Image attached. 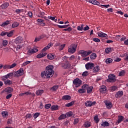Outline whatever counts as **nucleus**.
Returning a JSON list of instances; mask_svg holds the SVG:
<instances>
[{
    "mask_svg": "<svg viewBox=\"0 0 128 128\" xmlns=\"http://www.w3.org/2000/svg\"><path fill=\"white\" fill-rule=\"evenodd\" d=\"M84 126L85 128H90V122H85L84 124Z\"/></svg>",
    "mask_w": 128,
    "mask_h": 128,
    "instance_id": "nucleus-41",
    "label": "nucleus"
},
{
    "mask_svg": "<svg viewBox=\"0 0 128 128\" xmlns=\"http://www.w3.org/2000/svg\"><path fill=\"white\" fill-rule=\"evenodd\" d=\"M4 84L6 86H10V84H12V82L10 80H7L4 81Z\"/></svg>",
    "mask_w": 128,
    "mask_h": 128,
    "instance_id": "nucleus-24",
    "label": "nucleus"
},
{
    "mask_svg": "<svg viewBox=\"0 0 128 128\" xmlns=\"http://www.w3.org/2000/svg\"><path fill=\"white\" fill-rule=\"evenodd\" d=\"M7 36L10 38L14 36V31H10V32H7Z\"/></svg>",
    "mask_w": 128,
    "mask_h": 128,
    "instance_id": "nucleus-34",
    "label": "nucleus"
},
{
    "mask_svg": "<svg viewBox=\"0 0 128 128\" xmlns=\"http://www.w3.org/2000/svg\"><path fill=\"white\" fill-rule=\"evenodd\" d=\"M90 30V27L86 26L85 27L83 28V30Z\"/></svg>",
    "mask_w": 128,
    "mask_h": 128,
    "instance_id": "nucleus-64",
    "label": "nucleus"
},
{
    "mask_svg": "<svg viewBox=\"0 0 128 128\" xmlns=\"http://www.w3.org/2000/svg\"><path fill=\"white\" fill-rule=\"evenodd\" d=\"M86 70H92L94 66V64L92 62H88L85 65Z\"/></svg>",
    "mask_w": 128,
    "mask_h": 128,
    "instance_id": "nucleus-8",
    "label": "nucleus"
},
{
    "mask_svg": "<svg viewBox=\"0 0 128 128\" xmlns=\"http://www.w3.org/2000/svg\"><path fill=\"white\" fill-rule=\"evenodd\" d=\"M50 106H52L51 104H46L44 106V108H46V110H48V108H50Z\"/></svg>",
    "mask_w": 128,
    "mask_h": 128,
    "instance_id": "nucleus-52",
    "label": "nucleus"
},
{
    "mask_svg": "<svg viewBox=\"0 0 128 128\" xmlns=\"http://www.w3.org/2000/svg\"><path fill=\"white\" fill-rule=\"evenodd\" d=\"M90 58L91 60H96V53H92L90 56Z\"/></svg>",
    "mask_w": 128,
    "mask_h": 128,
    "instance_id": "nucleus-33",
    "label": "nucleus"
},
{
    "mask_svg": "<svg viewBox=\"0 0 128 128\" xmlns=\"http://www.w3.org/2000/svg\"><path fill=\"white\" fill-rule=\"evenodd\" d=\"M104 102L106 106V108L108 110H110V108H112V102H110V101L105 100V101H104Z\"/></svg>",
    "mask_w": 128,
    "mask_h": 128,
    "instance_id": "nucleus-7",
    "label": "nucleus"
},
{
    "mask_svg": "<svg viewBox=\"0 0 128 128\" xmlns=\"http://www.w3.org/2000/svg\"><path fill=\"white\" fill-rule=\"evenodd\" d=\"M116 80V76L114 74H110L108 75L106 82H114Z\"/></svg>",
    "mask_w": 128,
    "mask_h": 128,
    "instance_id": "nucleus-4",
    "label": "nucleus"
},
{
    "mask_svg": "<svg viewBox=\"0 0 128 128\" xmlns=\"http://www.w3.org/2000/svg\"><path fill=\"white\" fill-rule=\"evenodd\" d=\"M16 63H14L12 65H10V69L14 68H16Z\"/></svg>",
    "mask_w": 128,
    "mask_h": 128,
    "instance_id": "nucleus-60",
    "label": "nucleus"
},
{
    "mask_svg": "<svg viewBox=\"0 0 128 128\" xmlns=\"http://www.w3.org/2000/svg\"><path fill=\"white\" fill-rule=\"evenodd\" d=\"M88 2H90L92 4H97V6H98V4H100V2H98L96 0H89Z\"/></svg>",
    "mask_w": 128,
    "mask_h": 128,
    "instance_id": "nucleus-23",
    "label": "nucleus"
},
{
    "mask_svg": "<svg viewBox=\"0 0 128 128\" xmlns=\"http://www.w3.org/2000/svg\"><path fill=\"white\" fill-rule=\"evenodd\" d=\"M12 94H10L6 96V100H8V99L10 98H12Z\"/></svg>",
    "mask_w": 128,
    "mask_h": 128,
    "instance_id": "nucleus-62",
    "label": "nucleus"
},
{
    "mask_svg": "<svg viewBox=\"0 0 128 128\" xmlns=\"http://www.w3.org/2000/svg\"><path fill=\"white\" fill-rule=\"evenodd\" d=\"M51 46H52V44L49 43L46 47H44L42 50V52H46V50H50V48Z\"/></svg>",
    "mask_w": 128,
    "mask_h": 128,
    "instance_id": "nucleus-15",
    "label": "nucleus"
},
{
    "mask_svg": "<svg viewBox=\"0 0 128 128\" xmlns=\"http://www.w3.org/2000/svg\"><path fill=\"white\" fill-rule=\"evenodd\" d=\"M118 90V86H112L110 88V92H114Z\"/></svg>",
    "mask_w": 128,
    "mask_h": 128,
    "instance_id": "nucleus-31",
    "label": "nucleus"
},
{
    "mask_svg": "<svg viewBox=\"0 0 128 128\" xmlns=\"http://www.w3.org/2000/svg\"><path fill=\"white\" fill-rule=\"evenodd\" d=\"M48 18H49V20H56V16H48Z\"/></svg>",
    "mask_w": 128,
    "mask_h": 128,
    "instance_id": "nucleus-63",
    "label": "nucleus"
},
{
    "mask_svg": "<svg viewBox=\"0 0 128 128\" xmlns=\"http://www.w3.org/2000/svg\"><path fill=\"white\" fill-rule=\"evenodd\" d=\"M93 41L95 42H100V40L98 38H94Z\"/></svg>",
    "mask_w": 128,
    "mask_h": 128,
    "instance_id": "nucleus-59",
    "label": "nucleus"
},
{
    "mask_svg": "<svg viewBox=\"0 0 128 128\" xmlns=\"http://www.w3.org/2000/svg\"><path fill=\"white\" fill-rule=\"evenodd\" d=\"M100 68L98 66H94L93 69H92V72L94 73L96 72H100Z\"/></svg>",
    "mask_w": 128,
    "mask_h": 128,
    "instance_id": "nucleus-10",
    "label": "nucleus"
},
{
    "mask_svg": "<svg viewBox=\"0 0 128 128\" xmlns=\"http://www.w3.org/2000/svg\"><path fill=\"white\" fill-rule=\"evenodd\" d=\"M124 92H122V91H118L115 94V96L117 98H122V96Z\"/></svg>",
    "mask_w": 128,
    "mask_h": 128,
    "instance_id": "nucleus-16",
    "label": "nucleus"
},
{
    "mask_svg": "<svg viewBox=\"0 0 128 128\" xmlns=\"http://www.w3.org/2000/svg\"><path fill=\"white\" fill-rule=\"evenodd\" d=\"M47 58H48V60H54V58H56V56L55 54H50L47 56Z\"/></svg>",
    "mask_w": 128,
    "mask_h": 128,
    "instance_id": "nucleus-19",
    "label": "nucleus"
},
{
    "mask_svg": "<svg viewBox=\"0 0 128 128\" xmlns=\"http://www.w3.org/2000/svg\"><path fill=\"white\" fill-rule=\"evenodd\" d=\"M32 61H26L22 64V66H28V64H30Z\"/></svg>",
    "mask_w": 128,
    "mask_h": 128,
    "instance_id": "nucleus-53",
    "label": "nucleus"
},
{
    "mask_svg": "<svg viewBox=\"0 0 128 128\" xmlns=\"http://www.w3.org/2000/svg\"><path fill=\"white\" fill-rule=\"evenodd\" d=\"M24 42V38L22 36H19L15 40L16 44H20Z\"/></svg>",
    "mask_w": 128,
    "mask_h": 128,
    "instance_id": "nucleus-9",
    "label": "nucleus"
},
{
    "mask_svg": "<svg viewBox=\"0 0 128 128\" xmlns=\"http://www.w3.org/2000/svg\"><path fill=\"white\" fill-rule=\"evenodd\" d=\"M92 52V51L89 50L88 52L85 51L84 54L82 55V58H86V56H88L89 54H90Z\"/></svg>",
    "mask_w": 128,
    "mask_h": 128,
    "instance_id": "nucleus-20",
    "label": "nucleus"
},
{
    "mask_svg": "<svg viewBox=\"0 0 128 128\" xmlns=\"http://www.w3.org/2000/svg\"><path fill=\"white\" fill-rule=\"evenodd\" d=\"M84 24H82L80 26H78V27H77L78 30H79L80 32L84 30Z\"/></svg>",
    "mask_w": 128,
    "mask_h": 128,
    "instance_id": "nucleus-27",
    "label": "nucleus"
},
{
    "mask_svg": "<svg viewBox=\"0 0 128 128\" xmlns=\"http://www.w3.org/2000/svg\"><path fill=\"white\" fill-rule=\"evenodd\" d=\"M38 52V48H33L29 49L27 52V54H28V56H30V54H36V52Z\"/></svg>",
    "mask_w": 128,
    "mask_h": 128,
    "instance_id": "nucleus-6",
    "label": "nucleus"
},
{
    "mask_svg": "<svg viewBox=\"0 0 128 128\" xmlns=\"http://www.w3.org/2000/svg\"><path fill=\"white\" fill-rule=\"evenodd\" d=\"M106 64H112V59L108 58L106 60Z\"/></svg>",
    "mask_w": 128,
    "mask_h": 128,
    "instance_id": "nucleus-43",
    "label": "nucleus"
},
{
    "mask_svg": "<svg viewBox=\"0 0 128 128\" xmlns=\"http://www.w3.org/2000/svg\"><path fill=\"white\" fill-rule=\"evenodd\" d=\"M124 74H126V72H124V70H122L118 74L119 76H122Z\"/></svg>",
    "mask_w": 128,
    "mask_h": 128,
    "instance_id": "nucleus-50",
    "label": "nucleus"
},
{
    "mask_svg": "<svg viewBox=\"0 0 128 128\" xmlns=\"http://www.w3.org/2000/svg\"><path fill=\"white\" fill-rule=\"evenodd\" d=\"M2 44L3 46H8V42L7 40H3Z\"/></svg>",
    "mask_w": 128,
    "mask_h": 128,
    "instance_id": "nucleus-46",
    "label": "nucleus"
},
{
    "mask_svg": "<svg viewBox=\"0 0 128 128\" xmlns=\"http://www.w3.org/2000/svg\"><path fill=\"white\" fill-rule=\"evenodd\" d=\"M66 118V114H61L59 118H58V120H64V118Z\"/></svg>",
    "mask_w": 128,
    "mask_h": 128,
    "instance_id": "nucleus-39",
    "label": "nucleus"
},
{
    "mask_svg": "<svg viewBox=\"0 0 128 128\" xmlns=\"http://www.w3.org/2000/svg\"><path fill=\"white\" fill-rule=\"evenodd\" d=\"M124 116H118V121L116 122V124H120V122H122V120H124Z\"/></svg>",
    "mask_w": 128,
    "mask_h": 128,
    "instance_id": "nucleus-14",
    "label": "nucleus"
},
{
    "mask_svg": "<svg viewBox=\"0 0 128 128\" xmlns=\"http://www.w3.org/2000/svg\"><path fill=\"white\" fill-rule=\"evenodd\" d=\"M52 110H58V106L53 105L51 107Z\"/></svg>",
    "mask_w": 128,
    "mask_h": 128,
    "instance_id": "nucleus-29",
    "label": "nucleus"
},
{
    "mask_svg": "<svg viewBox=\"0 0 128 128\" xmlns=\"http://www.w3.org/2000/svg\"><path fill=\"white\" fill-rule=\"evenodd\" d=\"M73 84L75 86L76 88H78L82 85V80L80 79L76 78L73 80Z\"/></svg>",
    "mask_w": 128,
    "mask_h": 128,
    "instance_id": "nucleus-5",
    "label": "nucleus"
},
{
    "mask_svg": "<svg viewBox=\"0 0 128 128\" xmlns=\"http://www.w3.org/2000/svg\"><path fill=\"white\" fill-rule=\"evenodd\" d=\"M100 92H102V94H106V86H101L100 88Z\"/></svg>",
    "mask_w": 128,
    "mask_h": 128,
    "instance_id": "nucleus-13",
    "label": "nucleus"
},
{
    "mask_svg": "<svg viewBox=\"0 0 128 128\" xmlns=\"http://www.w3.org/2000/svg\"><path fill=\"white\" fill-rule=\"evenodd\" d=\"M2 80L3 82H6V80H7L8 78V77L7 75H5L3 76L2 77Z\"/></svg>",
    "mask_w": 128,
    "mask_h": 128,
    "instance_id": "nucleus-49",
    "label": "nucleus"
},
{
    "mask_svg": "<svg viewBox=\"0 0 128 128\" xmlns=\"http://www.w3.org/2000/svg\"><path fill=\"white\" fill-rule=\"evenodd\" d=\"M54 66L52 65H49L47 66L46 68V70H47L48 72H54Z\"/></svg>",
    "mask_w": 128,
    "mask_h": 128,
    "instance_id": "nucleus-12",
    "label": "nucleus"
},
{
    "mask_svg": "<svg viewBox=\"0 0 128 128\" xmlns=\"http://www.w3.org/2000/svg\"><path fill=\"white\" fill-rule=\"evenodd\" d=\"M44 90H40L36 91V95L37 96H40L41 94H44Z\"/></svg>",
    "mask_w": 128,
    "mask_h": 128,
    "instance_id": "nucleus-37",
    "label": "nucleus"
},
{
    "mask_svg": "<svg viewBox=\"0 0 128 128\" xmlns=\"http://www.w3.org/2000/svg\"><path fill=\"white\" fill-rule=\"evenodd\" d=\"M76 48H78V46L76 44H72L68 47V52H70V54H74L76 50Z\"/></svg>",
    "mask_w": 128,
    "mask_h": 128,
    "instance_id": "nucleus-2",
    "label": "nucleus"
},
{
    "mask_svg": "<svg viewBox=\"0 0 128 128\" xmlns=\"http://www.w3.org/2000/svg\"><path fill=\"white\" fill-rule=\"evenodd\" d=\"M93 88L94 87L88 86V88H87V94H92V92Z\"/></svg>",
    "mask_w": 128,
    "mask_h": 128,
    "instance_id": "nucleus-28",
    "label": "nucleus"
},
{
    "mask_svg": "<svg viewBox=\"0 0 128 128\" xmlns=\"http://www.w3.org/2000/svg\"><path fill=\"white\" fill-rule=\"evenodd\" d=\"M94 122H96V124H98V122H100V119L98 118V116H96L94 117Z\"/></svg>",
    "mask_w": 128,
    "mask_h": 128,
    "instance_id": "nucleus-47",
    "label": "nucleus"
},
{
    "mask_svg": "<svg viewBox=\"0 0 128 128\" xmlns=\"http://www.w3.org/2000/svg\"><path fill=\"white\" fill-rule=\"evenodd\" d=\"M92 104H96V102L86 101L85 102V106H92Z\"/></svg>",
    "mask_w": 128,
    "mask_h": 128,
    "instance_id": "nucleus-17",
    "label": "nucleus"
},
{
    "mask_svg": "<svg viewBox=\"0 0 128 128\" xmlns=\"http://www.w3.org/2000/svg\"><path fill=\"white\" fill-rule=\"evenodd\" d=\"M4 70H6V69H8V70H10V64H6V65H5V66H4Z\"/></svg>",
    "mask_w": 128,
    "mask_h": 128,
    "instance_id": "nucleus-54",
    "label": "nucleus"
},
{
    "mask_svg": "<svg viewBox=\"0 0 128 128\" xmlns=\"http://www.w3.org/2000/svg\"><path fill=\"white\" fill-rule=\"evenodd\" d=\"M58 88V86H54L51 88V90H52L54 92H56V90Z\"/></svg>",
    "mask_w": 128,
    "mask_h": 128,
    "instance_id": "nucleus-51",
    "label": "nucleus"
},
{
    "mask_svg": "<svg viewBox=\"0 0 128 128\" xmlns=\"http://www.w3.org/2000/svg\"><path fill=\"white\" fill-rule=\"evenodd\" d=\"M10 24V21L7 20L6 22H4L0 26H8Z\"/></svg>",
    "mask_w": 128,
    "mask_h": 128,
    "instance_id": "nucleus-38",
    "label": "nucleus"
},
{
    "mask_svg": "<svg viewBox=\"0 0 128 128\" xmlns=\"http://www.w3.org/2000/svg\"><path fill=\"white\" fill-rule=\"evenodd\" d=\"M88 84H84L82 86V88H83V90H84V91L85 92H86V90H88Z\"/></svg>",
    "mask_w": 128,
    "mask_h": 128,
    "instance_id": "nucleus-32",
    "label": "nucleus"
},
{
    "mask_svg": "<svg viewBox=\"0 0 128 128\" xmlns=\"http://www.w3.org/2000/svg\"><path fill=\"white\" fill-rule=\"evenodd\" d=\"M69 124H70V121L68 120H66L64 122V126H69Z\"/></svg>",
    "mask_w": 128,
    "mask_h": 128,
    "instance_id": "nucleus-61",
    "label": "nucleus"
},
{
    "mask_svg": "<svg viewBox=\"0 0 128 128\" xmlns=\"http://www.w3.org/2000/svg\"><path fill=\"white\" fill-rule=\"evenodd\" d=\"M4 92L7 94H10L14 92V89L12 87H8L4 90Z\"/></svg>",
    "mask_w": 128,
    "mask_h": 128,
    "instance_id": "nucleus-18",
    "label": "nucleus"
},
{
    "mask_svg": "<svg viewBox=\"0 0 128 128\" xmlns=\"http://www.w3.org/2000/svg\"><path fill=\"white\" fill-rule=\"evenodd\" d=\"M20 26V22H14L12 24V28H18V26Z\"/></svg>",
    "mask_w": 128,
    "mask_h": 128,
    "instance_id": "nucleus-30",
    "label": "nucleus"
},
{
    "mask_svg": "<svg viewBox=\"0 0 128 128\" xmlns=\"http://www.w3.org/2000/svg\"><path fill=\"white\" fill-rule=\"evenodd\" d=\"M24 68H20L19 70L14 73V77L18 78V76H24Z\"/></svg>",
    "mask_w": 128,
    "mask_h": 128,
    "instance_id": "nucleus-3",
    "label": "nucleus"
},
{
    "mask_svg": "<svg viewBox=\"0 0 128 128\" xmlns=\"http://www.w3.org/2000/svg\"><path fill=\"white\" fill-rule=\"evenodd\" d=\"M114 39L116 40L119 42L120 40V36L118 35V36H116L114 37Z\"/></svg>",
    "mask_w": 128,
    "mask_h": 128,
    "instance_id": "nucleus-56",
    "label": "nucleus"
},
{
    "mask_svg": "<svg viewBox=\"0 0 128 128\" xmlns=\"http://www.w3.org/2000/svg\"><path fill=\"white\" fill-rule=\"evenodd\" d=\"M9 5L8 2H5L1 5L0 8L3 9L6 8Z\"/></svg>",
    "mask_w": 128,
    "mask_h": 128,
    "instance_id": "nucleus-25",
    "label": "nucleus"
},
{
    "mask_svg": "<svg viewBox=\"0 0 128 128\" xmlns=\"http://www.w3.org/2000/svg\"><path fill=\"white\" fill-rule=\"evenodd\" d=\"M78 92H80V94H84V92H86L82 87V88L79 89Z\"/></svg>",
    "mask_w": 128,
    "mask_h": 128,
    "instance_id": "nucleus-55",
    "label": "nucleus"
},
{
    "mask_svg": "<svg viewBox=\"0 0 128 128\" xmlns=\"http://www.w3.org/2000/svg\"><path fill=\"white\" fill-rule=\"evenodd\" d=\"M105 52H106V54H110V52H112V48H106L105 49Z\"/></svg>",
    "mask_w": 128,
    "mask_h": 128,
    "instance_id": "nucleus-45",
    "label": "nucleus"
},
{
    "mask_svg": "<svg viewBox=\"0 0 128 128\" xmlns=\"http://www.w3.org/2000/svg\"><path fill=\"white\" fill-rule=\"evenodd\" d=\"M8 78H12L13 76H14V72H10L6 74Z\"/></svg>",
    "mask_w": 128,
    "mask_h": 128,
    "instance_id": "nucleus-48",
    "label": "nucleus"
},
{
    "mask_svg": "<svg viewBox=\"0 0 128 128\" xmlns=\"http://www.w3.org/2000/svg\"><path fill=\"white\" fill-rule=\"evenodd\" d=\"M72 98V97L70 95H64L62 97L63 100H70Z\"/></svg>",
    "mask_w": 128,
    "mask_h": 128,
    "instance_id": "nucleus-22",
    "label": "nucleus"
},
{
    "mask_svg": "<svg viewBox=\"0 0 128 128\" xmlns=\"http://www.w3.org/2000/svg\"><path fill=\"white\" fill-rule=\"evenodd\" d=\"M40 112H36L34 114L33 116L34 118H38L40 116Z\"/></svg>",
    "mask_w": 128,
    "mask_h": 128,
    "instance_id": "nucleus-58",
    "label": "nucleus"
},
{
    "mask_svg": "<svg viewBox=\"0 0 128 128\" xmlns=\"http://www.w3.org/2000/svg\"><path fill=\"white\" fill-rule=\"evenodd\" d=\"M66 118H70V116H72V112H68L66 114Z\"/></svg>",
    "mask_w": 128,
    "mask_h": 128,
    "instance_id": "nucleus-44",
    "label": "nucleus"
},
{
    "mask_svg": "<svg viewBox=\"0 0 128 128\" xmlns=\"http://www.w3.org/2000/svg\"><path fill=\"white\" fill-rule=\"evenodd\" d=\"M47 53L46 52H43L42 51V52L39 54H38L36 56V58H44V56H46Z\"/></svg>",
    "mask_w": 128,
    "mask_h": 128,
    "instance_id": "nucleus-11",
    "label": "nucleus"
},
{
    "mask_svg": "<svg viewBox=\"0 0 128 128\" xmlns=\"http://www.w3.org/2000/svg\"><path fill=\"white\" fill-rule=\"evenodd\" d=\"M101 126H104V128H106V126H109L110 124H108L107 122H104L101 124Z\"/></svg>",
    "mask_w": 128,
    "mask_h": 128,
    "instance_id": "nucleus-35",
    "label": "nucleus"
},
{
    "mask_svg": "<svg viewBox=\"0 0 128 128\" xmlns=\"http://www.w3.org/2000/svg\"><path fill=\"white\" fill-rule=\"evenodd\" d=\"M72 27H68L64 29L62 32H72Z\"/></svg>",
    "mask_w": 128,
    "mask_h": 128,
    "instance_id": "nucleus-42",
    "label": "nucleus"
},
{
    "mask_svg": "<svg viewBox=\"0 0 128 128\" xmlns=\"http://www.w3.org/2000/svg\"><path fill=\"white\" fill-rule=\"evenodd\" d=\"M54 74V72L46 70L41 73V76L43 78H50Z\"/></svg>",
    "mask_w": 128,
    "mask_h": 128,
    "instance_id": "nucleus-1",
    "label": "nucleus"
},
{
    "mask_svg": "<svg viewBox=\"0 0 128 128\" xmlns=\"http://www.w3.org/2000/svg\"><path fill=\"white\" fill-rule=\"evenodd\" d=\"M58 28H68V26H70V24L64 25V26L58 25Z\"/></svg>",
    "mask_w": 128,
    "mask_h": 128,
    "instance_id": "nucleus-40",
    "label": "nucleus"
},
{
    "mask_svg": "<svg viewBox=\"0 0 128 128\" xmlns=\"http://www.w3.org/2000/svg\"><path fill=\"white\" fill-rule=\"evenodd\" d=\"M74 101L70 102L67 104H66V106L67 108H70V106H74Z\"/></svg>",
    "mask_w": 128,
    "mask_h": 128,
    "instance_id": "nucleus-36",
    "label": "nucleus"
},
{
    "mask_svg": "<svg viewBox=\"0 0 128 128\" xmlns=\"http://www.w3.org/2000/svg\"><path fill=\"white\" fill-rule=\"evenodd\" d=\"M88 71H85L82 74V76H88Z\"/></svg>",
    "mask_w": 128,
    "mask_h": 128,
    "instance_id": "nucleus-57",
    "label": "nucleus"
},
{
    "mask_svg": "<svg viewBox=\"0 0 128 128\" xmlns=\"http://www.w3.org/2000/svg\"><path fill=\"white\" fill-rule=\"evenodd\" d=\"M2 118H7L8 116V112L6 111H3L2 112Z\"/></svg>",
    "mask_w": 128,
    "mask_h": 128,
    "instance_id": "nucleus-26",
    "label": "nucleus"
},
{
    "mask_svg": "<svg viewBox=\"0 0 128 128\" xmlns=\"http://www.w3.org/2000/svg\"><path fill=\"white\" fill-rule=\"evenodd\" d=\"M98 34L100 38H106L108 36V34H106L102 32H98Z\"/></svg>",
    "mask_w": 128,
    "mask_h": 128,
    "instance_id": "nucleus-21",
    "label": "nucleus"
}]
</instances>
